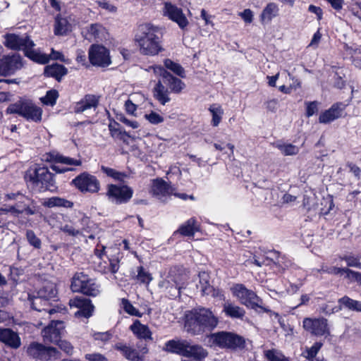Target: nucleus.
Masks as SVG:
<instances>
[{"label": "nucleus", "mask_w": 361, "mask_h": 361, "mask_svg": "<svg viewBox=\"0 0 361 361\" xmlns=\"http://www.w3.org/2000/svg\"><path fill=\"white\" fill-rule=\"evenodd\" d=\"M147 71L152 72L155 76L161 77L163 82L169 86L171 92L173 93H180L185 87V83L181 80L173 76L160 66H149Z\"/></svg>", "instance_id": "15"}, {"label": "nucleus", "mask_w": 361, "mask_h": 361, "mask_svg": "<svg viewBox=\"0 0 361 361\" xmlns=\"http://www.w3.org/2000/svg\"><path fill=\"white\" fill-rule=\"evenodd\" d=\"M276 147L285 156L295 155L299 152V147L292 144L277 142Z\"/></svg>", "instance_id": "46"}, {"label": "nucleus", "mask_w": 361, "mask_h": 361, "mask_svg": "<svg viewBox=\"0 0 361 361\" xmlns=\"http://www.w3.org/2000/svg\"><path fill=\"white\" fill-rule=\"evenodd\" d=\"M345 277L351 281H357L361 283V273L353 271L347 268Z\"/></svg>", "instance_id": "59"}, {"label": "nucleus", "mask_w": 361, "mask_h": 361, "mask_svg": "<svg viewBox=\"0 0 361 361\" xmlns=\"http://www.w3.org/2000/svg\"><path fill=\"white\" fill-rule=\"evenodd\" d=\"M88 54L90 63L94 66L106 67L111 63L109 51L104 46L92 45Z\"/></svg>", "instance_id": "19"}, {"label": "nucleus", "mask_w": 361, "mask_h": 361, "mask_svg": "<svg viewBox=\"0 0 361 361\" xmlns=\"http://www.w3.org/2000/svg\"><path fill=\"white\" fill-rule=\"evenodd\" d=\"M164 66L172 71L174 74L180 78L185 77V72L184 68L178 63H176L171 59H165L164 61Z\"/></svg>", "instance_id": "43"}, {"label": "nucleus", "mask_w": 361, "mask_h": 361, "mask_svg": "<svg viewBox=\"0 0 361 361\" xmlns=\"http://www.w3.org/2000/svg\"><path fill=\"white\" fill-rule=\"evenodd\" d=\"M67 73V68L64 66L59 63H53L47 66L44 71V73L46 76L54 78L58 81H60L61 78L66 75Z\"/></svg>", "instance_id": "34"}, {"label": "nucleus", "mask_w": 361, "mask_h": 361, "mask_svg": "<svg viewBox=\"0 0 361 361\" xmlns=\"http://www.w3.org/2000/svg\"><path fill=\"white\" fill-rule=\"evenodd\" d=\"M26 238L29 243L35 248H39L41 246V240L36 236L34 231L27 230L26 232Z\"/></svg>", "instance_id": "53"}, {"label": "nucleus", "mask_w": 361, "mask_h": 361, "mask_svg": "<svg viewBox=\"0 0 361 361\" xmlns=\"http://www.w3.org/2000/svg\"><path fill=\"white\" fill-rule=\"evenodd\" d=\"M59 229L71 237L82 236L92 240L99 238L101 231L98 225L84 214L77 219L61 224Z\"/></svg>", "instance_id": "3"}, {"label": "nucleus", "mask_w": 361, "mask_h": 361, "mask_svg": "<svg viewBox=\"0 0 361 361\" xmlns=\"http://www.w3.org/2000/svg\"><path fill=\"white\" fill-rule=\"evenodd\" d=\"M118 120L123 123V124H125L127 127L130 128L132 129H137L140 126V124L137 121L129 119L123 115L119 116L118 117Z\"/></svg>", "instance_id": "58"}, {"label": "nucleus", "mask_w": 361, "mask_h": 361, "mask_svg": "<svg viewBox=\"0 0 361 361\" xmlns=\"http://www.w3.org/2000/svg\"><path fill=\"white\" fill-rule=\"evenodd\" d=\"M347 268H339L336 267H328L326 265H322L320 269H314L313 274L317 275L319 273H327L333 275H341L346 272Z\"/></svg>", "instance_id": "44"}, {"label": "nucleus", "mask_w": 361, "mask_h": 361, "mask_svg": "<svg viewBox=\"0 0 361 361\" xmlns=\"http://www.w3.org/2000/svg\"><path fill=\"white\" fill-rule=\"evenodd\" d=\"M8 114H17L27 121L40 123L42 120L43 110L32 99L20 97L16 102L11 104L6 109Z\"/></svg>", "instance_id": "6"}, {"label": "nucleus", "mask_w": 361, "mask_h": 361, "mask_svg": "<svg viewBox=\"0 0 361 361\" xmlns=\"http://www.w3.org/2000/svg\"><path fill=\"white\" fill-rule=\"evenodd\" d=\"M157 32V28L150 24H145L139 27V32L135 35V41L142 54L155 56L162 50Z\"/></svg>", "instance_id": "5"}, {"label": "nucleus", "mask_w": 361, "mask_h": 361, "mask_svg": "<svg viewBox=\"0 0 361 361\" xmlns=\"http://www.w3.org/2000/svg\"><path fill=\"white\" fill-rule=\"evenodd\" d=\"M82 32L85 38L90 41L106 39L108 35L106 28L99 23L91 24L85 27Z\"/></svg>", "instance_id": "27"}, {"label": "nucleus", "mask_w": 361, "mask_h": 361, "mask_svg": "<svg viewBox=\"0 0 361 361\" xmlns=\"http://www.w3.org/2000/svg\"><path fill=\"white\" fill-rule=\"evenodd\" d=\"M71 183L83 193H96L100 190V183L97 177L87 172L76 176Z\"/></svg>", "instance_id": "14"}, {"label": "nucleus", "mask_w": 361, "mask_h": 361, "mask_svg": "<svg viewBox=\"0 0 361 361\" xmlns=\"http://www.w3.org/2000/svg\"><path fill=\"white\" fill-rule=\"evenodd\" d=\"M130 330L140 339H152V332L147 326L136 320L130 326Z\"/></svg>", "instance_id": "38"}, {"label": "nucleus", "mask_w": 361, "mask_h": 361, "mask_svg": "<svg viewBox=\"0 0 361 361\" xmlns=\"http://www.w3.org/2000/svg\"><path fill=\"white\" fill-rule=\"evenodd\" d=\"M209 110L212 116V125L215 127L218 126L224 115L222 107L219 104H214L209 106Z\"/></svg>", "instance_id": "41"}, {"label": "nucleus", "mask_w": 361, "mask_h": 361, "mask_svg": "<svg viewBox=\"0 0 361 361\" xmlns=\"http://www.w3.org/2000/svg\"><path fill=\"white\" fill-rule=\"evenodd\" d=\"M29 300L32 309L38 312H44V314L49 317H51L55 314H66L67 313V310L61 305H57L51 308L42 307V305H46L47 300L40 296V295H38V296H34L33 298L29 297Z\"/></svg>", "instance_id": "22"}, {"label": "nucleus", "mask_w": 361, "mask_h": 361, "mask_svg": "<svg viewBox=\"0 0 361 361\" xmlns=\"http://www.w3.org/2000/svg\"><path fill=\"white\" fill-rule=\"evenodd\" d=\"M164 350L192 360L182 359L181 361H203L208 353L202 345L191 344L184 339H172L165 343Z\"/></svg>", "instance_id": "4"}, {"label": "nucleus", "mask_w": 361, "mask_h": 361, "mask_svg": "<svg viewBox=\"0 0 361 361\" xmlns=\"http://www.w3.org/2000/svg\"><path fill=\"white\" fill-rule=\"evenodd\" d=\"M209 338L212 345L221 348H243L245 344V340L243 337L230 332L221 331L212 334Z\"/></svg>", "instance_id": "11"}, {"label": "nucleus", "mask_w": 361, "mask_h": 361, "mask_svg": "<svg viewBox=\"0 0 361 361\" xmlns=\"http://www.w3.org/2000/svg\"><path fill=\"white\" fill-rule=\"evenodd\" d=\"M238 15L246 23H250L253 20V12L249 8L245 9L243 12L239 13Z\"/></svg>", "instance_id": "63"}, {"label": "nucleus", "mask_w": 361, "mask_h": 361, "mask_svg": "<svg viewBox=\"0 0 361 361\" xmlns=\"http://www.w3.org/2000/svg\"><path fill=\"white\" fill-rule=\"evenodd\" d=\"M0 341L13 348H18L21 344L18 334L10 329H0Z\"/></svg>", "instance_id": "30"}, {"label": "nucleus", "mask_w": 361, "mask_h": 361, "mask_svg": "<svg viewBox=\"0 0 361 361\" xmlns=\"http://www.w3.org/2000/svg\"><path fill=\"white\" fill-rule=\"evenodd\" d=\"M104 246H101L99 247L97 246L94 250V255L98 259V271L103 273L111 272L112 274H115L117 272L119 268L118 261L116 259H109V262H104L102 263L100 261L103 259L104 257Z\"/></svg>", "instance_id": "24"}, {"label": "nucleus", "mask_w": 361, "mask_h": 361, "mask_svg": "<svg viewBox=\"0 0 361 361\" xmlns=\"http://www.w3.org/2000/svg\"><path fill=\"white\" fill-rule=\"evenodd\" d=\"M319 103L314 101V102H305L306 105V116L307 117H310L317 113L318 111V106Z\"/></svg>", "instance_id": "56"}, {"label": "nucleus", "mask_w": 361, "mask_h": 361, "mask_svg": "<svg viewBox=\"0 0 361 361\" xmlns=\"http://www.w3.org/2000/svg\"><path fill=\"white\" fill-rule=\"evenodd\" d=\"M198 276L199 284L197 285V288L200 289L202 295H209V292L212 290L209 274L206 271H200Z\"/></svg>", "instance_id": "40"}, {"label": "nucleus", "mask_w": 361, "mask_h": 361, "mask_svg": "<svg viewBox=\"0 0 361 361\" xmlns=\"http://www.w3.org/2000/svg\"><path fill=\"white\" fill-rule=\"evenodd\" d=\"M279 13V7L277 4L270 2L262 10L259 18L262 23H269Z\"/></svg>", "instance_id": "32"}, {"label": "nucleus", "mask_w": 361, "mask_h": 361, "mask_svg": "<svg viewBox=\"0 0 361 361\" xmlns=\"http://www.w3.org/2000/svg\"><path fill=\"white\" fill-rule=\"evenodd\" d=\"M199 231L200 225L197 224L196 219L192 217L182 224L176 232L183 236L190 237L194 236L195 233Z\"/></svg>", "instance_id": "31"}, {"label": "nucleus", "mask_w": 361, "mask_h": 361, "mask_svg": "<svg viewBox=\"0 0 361 361\" xmlns=\"http://www.w3.org/2000/svg\"><path fill=\"white\" fill-rule=\"evenodd\" d=\"M25 200H19L16 201L14 204L5 205L1 209V211L4 213H10L13 216H18L20 214L24 213Z\"/></svg>", "instance_id": "39"}, {"label": "nucleus", "mask_w": 361, "mask_h": 361, "mask_svg": "<svg viewBox=\"0 0 361 361\" xmlns=\"http://www.w3.org/2000/svg\"><path fill=\"white\" fill-rule=\"evenodd\" d=\"M137 279L142 283H149L152 279L150 274L145 271L142 267H139L137 268Z\"/></svg>", "instance_id": "52"}, {"label": "nucleus", "mask_w": 361, "mask_h": 361, "mask_svg": "<svg viewBox=\"0 0 361 361\" xmlns=\"http://www.w3.org/2000/svg\"><path fill=\"white\" fill-rule=\"evenodd\" d=\"M99 104V97L94 94H86L74 105L75 113H83L89 109H95Z\"/></svg>", "instance_id": "28"}, {"label": "nucleus", "mask_w": 361, "mask_h": 361, "mask_svg": "<svg viewBox=\"0 0 361 361\" xmlns=\"http://www.w3.org/2000/svg\"><path fill=\"white\" fill-rule=\"evenodd\" d=\"M338 303L344 307L357 312H361V301L353 300L347 296H344L339 299Z\"/></svg>", "instance_id": "42"}, {"label": "nucleus", "mask_w": 361, "mask_h": 361, "mask_svg": "<svg viewBox=\"0 0 361 361\" xmlns=\"http://www.w3.org/2000/svg\"><path fill=\"white\" fill-rule=\"evenodd\" d=\"M71 287L73 292L82 293L90 296L94 297L100 293V286L94 279L82 272L74 275Z\"/></svg>", "instance_id": "9"}, {"label": "nucleus", "mask_w": 361, "mask_h": 361, "mask_svg": "<svg viewBox=\"0 0 361 361\" xmlns=\"http://www.w3.org/2000/svg\"><path fill=\"white\" fill-rule=\"evenodd\" d=\"M62 314H55L51 317H48L51 322L42 331L43 339L46 342L58 343L61 334L64 330L65 326L63 322L57 319Z\"/></svg>", "instance_id": "13"}, {"label": "nucleus", "mask_w": 361, "mask_h": 361, "mask_svg": "<svg viewBox=\"0 0 361 361\" xmlns=\"http://www.w3.org/2000/svg\"><path fill=\"white\" fill-rule=\"evenodd\" d=\"M106 195L115 204H126L132 198L133 190L126 185L111 184L108 186Z\"/></svg>", "instance_id": "17"}, {"label": "nucleus", "mask_w": 361, "mask_h": 361, "mask_svg": "<svg viewBox=\"0 0 361 361\" xmlns=\"http://www.w3.org/2000/svg\"><path fill=\"white\" fill-rule=\"evenodd\" d=\"M136 95H131L130 97L125 102V104H124V106H125V109L126 111V112L128 114H130V115H133L135 116V111L137 110V106L134 104L133 102V100L135 99V97Z\"/></svg>", "instance_id": "54"}, {"label": "nucleus", "mask_w": 361, "mask_h": 361, "mask_svg": "<svg viewBox=\"0 0 361 361\" xmlns=\"http://www.w3.org/2000/svg\"><path fill=\"white\" fill-rule=\"evenodd\" d=\"M121 306L126 312L136 317H141V314L139 310H137L130 302L128 300L123 298L121 300Z\"/></svg>", "instance_id": "50"}, {"label": "nucleus", "mask_w": 361, "mask_h": 361, "mask_svg": "<svg viewBox=\"0 0 361 361\" xmlns=\"http://www.w3.org/2000/svg\"><path fill=\"white\" fill-rule=\"evenodd\" d=\"M223 312L228 317L235 319H242L245 315V310L231 302V301H226L223 305Z\"/></svg>", "instance_id": "37"}, {"label": "nucleus", "mask_w": 361, "mask_h": 361, "mask_svg": "<svg viewBox=\"0 0 361 361\" xmlns=\"http://www.w3.org/2000/svg\"><path fill=\"white\" fill-rule=\"evenodd\" d=\"M27 355L40 361H54L60 358V353L54 347L38 342H31L26 348Z\"/></svg>", "instance_id": "10"}, {"label": "nucleus", "mask_w": 361, "mask_h": 361, "mask_svg": "<svg viewBox=\"0 0 361 361\" xmlns=\"http://www.w3.org/2000/svg\"><path fill=\"white\" fill-rule=\"evenodd\" d=\"M145 118L152 124H159L164 121V118L159 114L152 111L145 115Z\"/></svg>", "instance_id": "57"}, {"label": "nucleus", "mask_w": 361, "mask_h": 361, "mask_svg": "<svg viewBox=\"0 0 361 361\" xmlns=\"http://www.w3.org/2000/svg\"><path fill=\"white\" fill-rule=\"evenodd\" d=\"M322 346V343L316 342L311 348H307L302 353V355L310 361L316 357Z\"/></svg>", "instance_id": "49"}, {"label": "nucleus", "mask_w": 361, "mask_h": 361, "mask_svg": "<svg viewBox=\"0 0 361 361\" xmlns=\"http://www.w3.org/2000/svg\"><path fill=\"white\" fill-rule=\"evenodd\" d=\"M23 270L22 269L17 267H11L10 269L11 279L15 283H18L20 280V276L23 275Z\"/></svg>", "instance_id": "61"}, {"label": "nucleus", "mask_w": 361, "mask_h": 361, "mask_svg": "<svg viewBox=\"0 0 361 361\" xmlns=\"http://www.w3.org/2000/svg\"><path fill=\"white\" fill-rule=\"evenodd\" d=\"M47 161H55L56 164H61L65 166L53 164L51 168L53 171L58 173H63L73 171V166H80L82 161L80 159H75L68 157H65L59 153L52 152L47 154Z\"/></svg>", "instance_id": "16"}, {"label": "nucleus", "mask_w": 361, "mask_h": 361, "mask_svg": "<svg viewBox=\"0 0 361 361\" xmlns=\"http://www.w3.org/2000/svg\"><path fill=\"white\" fill-rule=\"evenodd\" d=\"M59 97V92L56 90H51L47 92L44 97H41V102L48 106H53L56 102V99Z\"/></svg>", "instance_id": "47"}, {"label": "nucleus", "mask_w": 361, "mask_h": 361, "mask_svg": "<svg viewBox=\"0 0 361 361\" xmlns=\"http://www.w3.org/2000/svg\"><path fill=\"white\" fill-rule=\"evenodd\" d=\"M218 324V317L209 308L197 307L185 314L184 329L192 336L209 333Z\"/></svg>", "instance_id": "1"}, {"label": "nucleus", "mask_w": 361, "mask_h": 361, "mask_svg": "<svg viewBox=\"0 0 361 361\" xmlns=\"http://www.w3.org/2000/svg\"><path fill=\"white\" fill-rule=\"evenodd\" d=\"M23 66L22 58L19 54L5 56L0 59V75L4 76L12 75Z\"/></svg>", "instance_id": "20"}, {"label": "nucleus", "mask_w": 361, "mask_h": 361, "mask_svg": "<svg viewBox=\"0 0 361 361\" xmlns=\"http://www.w3.org/2000/svg\"><path fill=\"white\" fill-rule=\"evenodd\" d=\"M347 166L349 168L350 171L353 173L355 178L361 180V169L353 163L348 162Z\"/></svg>", "instance_id": "64"}, {"label": "nucleus", "mask_w": 361, "mask_h": 361, "mask_svg": "<svg viewBox=\"0 0 361 361\" xmlns=\"http://www.w3.org/2000/svg\"><path fill=\"white\" fill-rule=\"evenodd\" d=\"M71 307H77L79 310L76 312V316H82L88 318L92 316L94 306L89 299L83 297H75L69 301Z\"/></svg>", "instance_id": "25"}, {"label": "nucleus", "mask_w": 361, "mask_h": 361, "mask_svg": "<svg viewBox=\"0 0 361 361\" xmlns=\"http://www.w3.org/2000/svg\"><path fill=\"white\" fill-rule=\"evenodd\" d=\"M114 348L120 351L127 360L130 361H142L144 355L147 353L146 346H143L137 350L123 343H116Z\"/></svg>", "instance_id": "23"}, {"label": "nucleus", "mask_w": 361, "mask_h": 361, "mask_svg": "<svg viewBox=\"0 0 361 361\" xmlns=\"http://www.w3.org/2000/svg\"><path fill=\"white\" fill-rule=\"evenodd\" d=\"M302 326L305 331L317 336L330 335L328 321L324 317H306L303 319Z\"/></svg>", "instance_id": "18"}, {"label": "nucleus", "mask_w": 361, "mask_h": 361, "mask_svg": "<svg viewBox=\"0 0 361 361\" xmlns=\"http://www.w3.org/2000/svg\"><path fill=\"white\" fill-rule=\"evenodd\" d=\"M341 310V305H334V304L329 302L322 307V312L325 314H330L335 312H338Z\"/></svg>", "instance_id": "60"}, {"label": "nucleus", "mask_w": 361, "mask_h": 361, "mask_svg": "<svg viewBox=\"0 0 361 361\" xmlns=\"http://www.w3.org/2000/svg\"><path fill=\"white\" fill-rule=\"evenodd\" d=\"M42 205L49 208H71L73 206V202L65 198L59 197H51L49 198L44 199L42 202Z\"/></svg>", "instance_id": "36"}, {"label": "nucleus", "mask_w": 361, "mask_h": 361, "mask_svg": "<svg viewBox=\"0 0 361 361\" xmlns=\"http://www.w3.org/2000/svg\"><path fill=\"white\" fill-rule=\"evenodd\" d=\"M164 84L163 80H159L153 90L154 98L162 105L166 104L170 101L169 91L168 88L165 87Z\"/></svg>", "instance_id": "33"}, {"label": "nucleus", "mask_w": 361, "mask_h": 361, "mask_svg": "<svg viewBox=\"0 0 361 361\" xmlns=\"http://www.w3.org/2000/svg\"><path fill=\"white\" fill-rule=\"evenodd\" d=\"M231 291L241 304L250 307L255 308L259 305L261 302L259 298L255 292L247 289L243 284L236 283L231 287Z\"/></svg>", "instance_id": "12"}, {"label": "nucleus", "mask_w": 361, "mask_h": 361, "mask_svg": "<svg viewBox=\"0 0 361 361\" xmlns=\"http://www.w3.org/2000/svg\"><path fill=\"white\" fill-rule=\"evenodd\" d=\"M4 45L13 50H23L27 57L40 64L49 62V57L44 53L34 49V42L27 35L8 33L4 36Z\"/></svg>", "instance_id": "2"}, {"label": "nucleus", "mask_w": 361, "mask_h": 361, "mask_svg": "<svg viewBox=\"0 0 361 361\" xmlns=\"http://www.w3.org/2000/svg\"><path fill=\"white\" fill-rule=\"evenodd\" d=\"M101 169L108 176H110L114 178L115 180H121L126 177V175L124 173L118 172L111 168L102 166Z\"/></svg>", "instance_id": "51"}, {"label": "nucleus", "mask_w": 361, "mask_h": 361, "mask_svg": "<svg viewBox=\"0 0 361 361\" xmlns=\"http://www.w3.org/2000/svg\"><path fill=\"white\" fill-rule=\"evenodd\" d=\"M264 355L269 361H289L287 357L276 350H266Z\"/></svg>", "instance_id": "48"}, {"label": "nucleus", "mask_w": 361, "mask_h": 361, "mask_svg": "<svg viewBox=\"0 0 361 361\" xmlns=\"http://www.w3.org/2000/svg\"><path fill=\"white\" fill-rule=\"evenodd\" d=\"M163 14L171 20L176 23L180 28L184 29L188 25V20L180 8L171 2H166L163 8Z\"/></svg>", "instance_id": "21"}, {"label": "nucleus", "mask_w": 361, "mask_h": 361, "mask_svg": "<svg viewBox=\"0 0 361 361\" xmlns=\"http://www.w3.org/2000/svg\"><path fill=\"white\" fill-rule=\"evenodd\" d=\"M187 276L176 269H171L166 276L159 283V287L170 298L180 296V290L185 288Z\"/></svg>", "instance_id": "7"}, {"label": "nucleus", "mask_w": 361, "mask_h": 361, "mask_svg": "<svg viewBox=\"0 0 361 361\" xmlns=\"http://www.w3.org/2000/svg\"><path fill=\"white\" fill-rule=\"evenodd\" d=\"M97 4H98V6L99 7H101L103 9H105L106 11H107L109 13H116L117 11V8L114 5L110 4L108 1H97Z\"/></svg>", "instance_id": "62"}, {"label": "nucleus", "mask_w": 361, "mask_h": 361, "mask_svg": "<svg viewBox=\"0 0 361 361\" xmlns=\"http://www.w3.org/2000/svg\"><path fill=\"white\" fill-rule=\"evenodd\" d=\"M56 294L57 290L54 283H47L38 292V295H40V296L43 297L47 300L54 298Z\"/></svg>", "instance_id": "45"}, {"label": "nucleus", "mask_w": 361, "mask_h": 361, "mask_svg": "<svg viewBox=\"0 0 361 361\" xmlns=\"http://www.w3.org/2000/svg\"><path fill=\"white\" fill-rule=\"evenodd\" d=\"M343 260H345L348 267H356L361 269V263L360 259L354 255H345L342 257Z\"/></svg>", "instance_id": "55"}, {"label": "nucleus", "mask_w": 361, "mask_h": 361, "mask_svg": "<svg viewBox=\"0 0 361 361\" xmlns=\"http://www.w3.org/2000/svg\"><path fill=\"white\" fill-rule=\"evenodd\" d=\"M25 181L33 186L49 188L54 185V176L45 166H30L25 175Z\"/></svg>", "instance_id": "8"}, {"label": "nucleus", "mask_w": 361, "mask_h": 361, "mask_svg": "<svg viewBox=\"0 0 361 361\" xmlns=\"http://www.w3.org/2000/svg\"><path fill=\"white\" fill-rule=\"evenodd\" d=\"M71 30V25L68 19L61 15L55 18L54 32L56 35H65Z\"/></svg>", "instance_id": "35"}, {"label": "nucleus", "mask_w": 361, "mask_h": 361, "mask_svg": "<svg viewBox=\"0 0 361 361\" xmlns=\"http://www.w3.org/2000/svg\"><path fill=\"white\" fill-rule=\"evenodd\" d=\"M173 188L162 179L152 180L151 192L159 199L173 194Z\"/></svg>", "instance_id": "29"}, {"label": "nucleus", "mask_w": 361, "mask_h": 361, "mask_svg": "<svg viewBox=\"0 0 361 361\" xmlns=\"http://www.w3.org/2000/svg\"><path fill=\"white\" fill-rule=\"evenodd\" d=\"M346 104L338 102L333 104L328 110L321 113L319 117L320 123H329L342 116Z\"/></svg>", "instance_id": "26"}]
</instances>
